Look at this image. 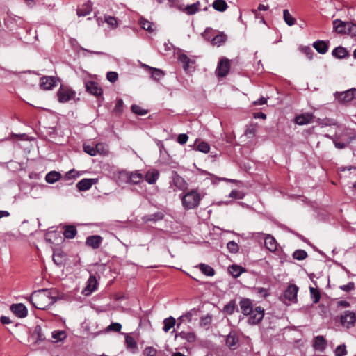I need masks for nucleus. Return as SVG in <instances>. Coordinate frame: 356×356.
Wrapping results in <instances>:
<instances>
[{"label":"nucleus","mask_w":356,"mask_h":356,"mask_svg":"<svg viewBox=\"0 0 356 356\" xmlns=\"http://www.w3.org/2000/svg\"><path fill=\"white\" fill-rule=\"evenodd\" d=\"M56 294L55 289H42L34 291L30 299L35 309L44 310L54 302Z\"/></svg>","instance_id":"nucleus-1"},{"label":"nucleus","mask_w":356,"mask_h":356,"mask_svg":"<svg viewBox=\"0 0 356 356\" xmlns=\"http://www.w3.org/2000/svg\"><path fill=\"white\" fill-rule=\"evenodd\" d=\"M204 195L197 190H191L185 193L181 197L182 205L185 209H193L198 207Z\"/></svg>","instance_id":"nucleus-2"},{"label":"nucleus","mask_w":356,"mask_h":356,"mask_svg":"<svg viewBox=\"0 0 356 356\" xmlns=\"http://www.w3.org/2000/svg\"><path fill=\"white\" fill-rule=\"evenodd\" d=\"M75 96V92L70 88L61 86L57 92L58 100L60 103H65L73 99Z\"/></svg>","instance_id":"nucleus-3"},{"label":"nucleus","mask_w":356,"mask_h":356,"mask_svg":"<svg viewBox=\"0 0 356 356\" xmlns=\"http://www.w3.org/2000/svg\"><path fill=\"white\" fill-rule=\"evenodd\" d=\"M336 99L341 103H348L353 99H356V89L351 88L344 92H337L334 94Z\"/></svg>","instance_id":"nucleus-4"},{"label":"nucleus","mask_w":356,"mask_h":356,"mask_svg":"<svg viewBox=\"0 0 356 356\" xmlns=\"http://www.w3.org/2000/svg\"><path fill=\"white\" fill-rule=\"evenodd\" d=\"M58 80L55 76H44L40 79V86L42 90H51L56 85Z\"/></svg>","instance_id":"nucleus-5"},{"label":"nucleus","mask_w":356,"mask_h":356,"mask_svg":"<svg viewBox=\"0 0 356 356\" xmlns=\"http://www.w3.org/2000/svg\"><path fill=\"white\" fill-rule=\"evenodd\" d=\"M229 60L227 58H222L219 62L216 72L218 76L224 77L229 72Z\"/></svg>","instance_id":"nucleus-6"},{"label":"nucleus","mask_w":356,"mask_h":356,"mask_svg":"<svg viewBox=\"0 0 356 356\" xmlns=\"http://www.w3.org/2000/svg\"><path fill=\"white\" fill-rule=\"evenodd\" d=\"M97 280L94 275H90L86 282V287L83 289L82 293L85 296L90 295L97 287Z\"/></svg>","instance_id":"nucleus-7"},{"label":"nucleus","mask_w":356,"mask_h":356,"mask_svg":"<svg viewBox=\"0 0 356 356\" xmlns=\"http://www.w3.org/2000/svg\"><path fill=\"white\" fill-rule=\"evenodd\" d=\"M298 291V287L296 285L290 284L284 292V298L291 302H296Z\"/></svg>","instance_id":"nucleus-8"},{"label":"nucleus","mask_w":356,"mask_h":356,"mask_svg":"<svg viewBox=\"0 0 356 356\" xmlns=\"http://www.w3.org/2000/svg\"><path fill=\"white\" fill-rule=\"evenodd\" d=\"M86 91L96 97L102 95L103 91L98 83L95 81H88L86 83Z\"/></svg>","instance_id":"nucleus-9"},{"label":"nucleus","mask_w":356,"mask_h":356,"mask_svg":"<svg viewBox=\"0 0 356 356\" xmlns=\"http://www.w3.org/2000/svg\"><path fill=\"white\" fill-rule=\"evenodd\" d=\"M356 321L355 313H346L341 316V323L347 328L353 326Z\"/></svg>","instance_id":"nucleus-10"},{"label":"nucleus","mask_w":356,"mask_h":356,"mask_svg":"<svg viewBox=\"0 0 356 356\" xmlns=\"http://www.w3.org/2000/svg\"><path fill=\"white\" fill-rule=\"evenodd\" d=\"M327 346V341L323 336H317L314 338L313 348L318 351L323 352Z\"/></svg>","instance_id":"nucleus-11"},{"label":"nucleus","mask_w":356,"mask_h":356,"mask_svg":"<svg viewBox=\"0 0 356 356\" xmlns=\"http://www.w3.org/2000/svg\"><path fill=\"white\" fill-rule=\"evenodd\" d=\"M96 179H83L76 184L77 188L81 191H85L97 183Z\"/></svg>","instance_id":"nucleus-12"},{"label":"nucleus","mask_w":356,"mask_h":356,"mask_svg":"<svg viewBox=\"0 0 356 356\" xmlns=\"http://www.w3.org/2000/svg\"><path fill=\"white\" fill-rule=\"evenodd\" d=\"M348 24L349 22H345L340 19H335L333 21L334 29L337 33L346 34Z\"/></svg>","instance_id":"nucleus-13"},{"label":"nucleus","mask_w":356,"mask_h":356,"mask_svg":"<svg viewBox=\"0 0 356 356\" xmlns=\"http://www.w3.org/2000/svg\"><path fill=\"white\" fill-rule=\"evenodd\" d=\"M314 118V115L309 113H305L296 117L295 122L299 125H305L310 123Z\"/></svg>","instance_id":"nucleus-14"},{"label":"nucleus","mask_w":356,"mask_h":356,"mask_svg":"<svg viewBox=\"0 0 356 356\" xmlns=\"http://www.w3.org/2000/svg\"><path fill=\"white\" fill-rule=\"evenodd\" d=\"M102 242V238L99 235H93L88 236L86 238V244L88 246L92 248L93 249H97L99 247Z\"/></svg>","instance_id":"nucleus-15"},{"label":"nucleus","mask_w":356,"mask_h":356,"mask_svg":"<svg viewBox=\"0 0 356 356\" xmlns=\"http://www.w3.org/2000/svg\"><path fill=\"white\" fill-rule=\"evenodd\" d=\"M172 184L179 190H184L186 188V182L185 180L176 172L173 173L172 177Z\"/></svg>","instance_id":"nucleus-16"},{"label":"nucleus","mask_w":356,"mask_h":356,"mask_svg":"<svg viewBox=\"0 0 356 356\" xmlns=\"http://www.w3.org/2000/svg\"><path fill=\"white\" fill-rule=\"evenodd\" d=\"M264 244L266 248L270 252H275L277 248V243L274 237L267 234L264 238Z\"/></svg>","instance_id":"nucleus-17"},{"label":"nucleus","mask_w":356,"mask_h":356,"mask_svg":"<svg viewBox=\"0 0 356 356\" xmlns=\"http://www.w3.org/2000/svg\"><path fill=\"white\" fill-rule=\"evenodd\" d=\"M238 338L235 332H231L227 337L226 345L232 350L237 348Z\"/></svg>","instance_id":"nucleus-18"},{"label":"nucleus","mask_w":356,"mask_h":356,"mask_svg":"<svg viewBox=\"0 0 356 356\" xmlns=\"http://www.w3.org/2000/svg\"><path fill=\"white\" fill-rule=\"evenodd\" d=\"M92 10V3L91 2L88 1L83 4L81 8H79L76 10V13L79 17H84L89 15Z\"/></svg>","instance_id":"nucleus-19"},{"label":"nucleus","mask_w":356,"mask_h":356,"mask_svg":"<svg viewBox=\"0 0 356 356\" xmlns=\"http://www.w3.org/2000/svg\"><path fill=\"white\" fill-rule=\"evenodd\" d=\"M31 338L34 339L36 343L43 341L45 339V337L42 332V327L40 325H36L35 327Z\"/></svg>","instance_id":"nucleus-20"},{"label":"nucleus","mask_w":356,"mask_h":356,"mask_svg":"<svg viewBox=\"0 0 356 356\" xmlns=\"http://www.w3.org/2000/svg\"><path fill=\"white\" fill-rule=\"evenodd\" d=\"M244 315L250 316L248 322L250 325H255L260 322L264 317V313H243Z\"/></svg>","instance_id":"nucleus-21"},{"label":"nucleus","mask_w":356,"mask_h":356,"mask_svg":"<svg viewBox=\"0 0 356 356\" xmlns=\"http://www.w3.org/2000/svg\"><path fill=\"white\" fill-rule=\"evenodd\" d=\"M159 176V171L154 169L147 172L145 179L148 184H153L157 181Z\"/></svg>","instance_id":"nucleus-22"},{"label":"nucleus","mask_w":356,"mask_h":356,"mask_svg":"<svg viewBox=\"0 0 356 356\" xmlns=\"http://www.w3.org/2000/svg\"><path fill=\"white\" fill-rule=\"evenodd\" d=\"M143 179V175L138 170L129 172V183L138 184Z\"/></svg>","instance_id":"nucleus-23"},{"label":"nucleus","mask_w":356,"mask_h":356,"mask_svg":"<svg viewBox=\"0 0 356 356\" xmlns=\"http://www.w3.org/2000/svg\"><path fill=\"white\" fill-rule=\"evenodd\" d=\"M313 47L320 54H324L328 50L327 44L323 40H318L314 43Z\"/></svg>","instance_id":"nucleus-24"},{"label":"nucleus","mask_w":356,"mask_h":356,"mask_svg":"<svg viewBox=\"0 0 356 356\" xmlns=\"http://www.w3.org/2000/svg\"><path fill=\"white\" fill-rule=\"evenodd\" d=\"M61 178V175L56 171H51L47 173L45 177V180L49 184H54Z\"/></svg>","instance_id":"nucleus-25"},{"label":"nucleus","mask_w":356,"mask_h":356,"mask_svg":"<svg viewBox=\"0 0 356 356\" xmlns=\"http://www.w3.org/2000/svg\"><path fill=\"white\" fill-rule=\"evenodd\" d=\"M139 24L144 30L149 33H152L155 30V25L144 18L140 19Z\"/></svg>","instance_id":"nucleus-26"},{"label":"nucleus","mask_w":356,"mask_h":356,"mask_svg":"<svg viewBox=\"0 0 356 356\" xmlns=\"http://www.w3.org/2000/svg\"><path fill=\"white\" fill-rule=\"evenodd\" d=\"M213 8L219 12H224L227 8V4L225 0H215L212 3Z\"/></svg>","instance_id":"nucleus-27"},{"label":"nucleus","mask_w":356,"mask_h":356,"mask_svg":"<svg viewBox=\"0 0 356 356\" xmlns=\"http://www.w3.org/2000/svg\"><path fill=\"white\" fill-rule=\"evenodd\" d=\"M53 261L58 265L61 266L65 261V254L62 251H55L53 254Z\"/></svg>","instance_id":"nucleus-28"},{"label":"nucleus","mask_w":356,"mask_h":356,"mask_svg":"<svg viewBox=\"0 0 356 356\" xmlns=\"http://www.w3.org/2000/svg\"><path fill=\"white\" fill-rule=\"evenodd\" d=\"M76 229L73 225L65 226L63 235L67 238H73L76 234Z\"/></svg>","instance_id":"nucleus-29"},{"label":"nucleus","mask_w":356,"mask_h":356,"mask_svg":"<svg viewBox=\"0 0 356 356\" xmlns=\"http://www.w3.org/2000/svg\"><path fill=\"white\" fill-rule=\"evenodd\" d=\"M163 216H164L161 212H157V213H155L153 214H150V215L144 216L143 218V220L145 222H149V221L156 222V221L163 219Z\"/></svg>","instance_id":"nucleus-30"},{"label":"nucleus","mask_w":356,"mask_h":356,"mask_svg":"<svg viewBox=\"0 0 356 356\" xmlns=\"http://www.w3.org/2000/svg\"><path fill=\"white\" fill-rule=\"evenodd\" d=\"M199 268L201 272L207 276H213L215 274L214 269L205 264H200L199 265Z\"/></svg>","instance_id":"nucleus-31"},{"label":"nucleus","mask_w":356,"mask_h":356,"mask_svg":"<svg viewBox=\"0 0 356 356\" xmlns=\"http://www.w3.org/2000/svg\"><path fill=\"white\" fill-rule=\"evenodd\" d=\"M200 1H197L195 3L187 6L184 8V11L188 15H193L200 10Z\"/></svg>","instance_id":"nucleus-32"},{"label":"nucleus","mask_w":356,"mask_h":356,"mask_svg":"<svg viewBox=\"0 0 356 356\" xmlns=\"http://www.w3.org/2000/svg\"><path fill=\"white\" fill-rule=\"evenodd\" d=\"M332 55L338 58H343L348 55V51L344 47H338L334 49Z\"/></svg>","instance_id":"nucleus-33"},{"label":"nucleus","mask_w":356,"mask_h":356,"mask_svg":"<svg viewBox=\"0 0 356 356\" xmlns=\"http://www.w3.org/2000/svg\"><path fill=\"white\" fill-rule=\"evenodd\" d=\"M226 40H227V35L225 34H224L223 33H221L217 35L216 36H215L212 39L211 43L213 45L220 46L222 44L225 43Z\"/></svg>","instance_id":"nucleus-34"},{"label":"nucleus","mask_w":356,"mask_h":356,"mask_svg":"<svg viewBox=\"0 0 356 356\" xmlns=\"http://www.w3.org/2000/svg\"><path fill=\"white\" fill-rule=\"evenodd\" d=\"M283 18H284L285 23L288 26H291L294 25L296 23L295 18L291 15L289 11L286 9L284 10V11H283Z\"/></svg>","instance_id":"nucleus-35"},{"label":"nucleus","mask_w":356,"mask_h":356,"mask_svg":"<svg viewBox=\"0 0 356 356\" xmlns=\"http://www.w3.org/2000/svg\"><path fill=\"white\" fill-rule=\"evenodd\" d=\"M175 319L172 317H169V318H165L164 321H163V330L167 332H168L170 328H172L175 324Z\"/></svg>","instance_id":"nucleus-36"},{"label":"nucleus","mask_w":356,"mask_h":356,"mask_svg":"<svg viewBox=\"0 0 356 356\" xmlns=\"http://www.w3.org/2000/svg\"><path fill=\"white\" fill-rule=\"evenodd\" d=\"M66 337L67 334L65 331H54L52 332V338L55 340V342L62 341Z\"/></svg>","instance_id":"nucleus-37"},{"label":"nucleus","mask_w":356,"mask_h":356,"mask_svg":"<svg viewBox=\"0 0 356 356\" xmlns=\"http://www.w3.org/2000/svg\"><path fill=\"white\" fill-rule=\"evenodd\" d=\"M148 68L151 71L152 77L155 80L161 79L164 75L163 71L160 69L151 67H148Z\"/></svg>","instance_id":"nucleus-38"},{"label":"nucleus","mask_w":356,"mask_h":356,"mask_svg":"<svg viewBox=\"0 0 356 356\" xmlns=\"http://www.w3.org/2000/svg\"><path fill=\"white\" fill-rule=\"evenodd\" d=\"M229 271L233 277H238L242 273L243 269L241 266L232 265L229 267Z\"/></svg>","instance_id":"nucleus-39"},{"label":"nucleus","mask_w":356,"mask_h":356,"mask_svg":"<svg viewBox=\"0 0 356 356\" xmlns=\"http://www.w3.org/2000/svg\"><path fill=\"white\" fill-rule=\"evenodd\" d=\"M353 138L354 137H348L343 142H339L337 141V138H336V139L334 140V143L337 148L343 149L352 141Z\"/></svg>","instance_id":"nucleus-40"},{"label":"nucleus","mask_w":356,"mask_h":356,"mask_svg":"<svg viewBox=\"0 0 356 356\" xmlns=\"http://www.w3.org/2000/svg\"><path fill=\"white\" fill-rule=\"evenodd\" d=\"M307 257V253L303 250H297L293 254V257L295 259L301 261Z\"/></svg>","instance_id":"nucleus-41"},{"label":"nucleus","mask_w":356,"mask_h":356,"mask_svg":"<svg viewBox=\"0 0 356 356\" xmlns=\"http://www.w3.org/2000/svg\"><path fill=\"white\" fill-rule=\"evenodd\" d=\"M104 21L106 22L111 28L115 29L118 26L117 19L113 16L105 15Z\"/></svg>","instance_id":"nucleus-42"},{"label":"nucleus","mask_w":356,"mask_h":356,"mask_svg":"<svg viewBox=\"0 0 356 356\" xmlns=\"http://www.w3.org/2000/svg\"><path fill=\"white\" fill-rule=\"evenodd\" d=\"M241 309L243 311L250 309L252 312V302L250 299H243L240 302Z\"/></svg>","instance_id":"nucleus-43"},{"label":"nucleus","mask_w":356,"mask_h":356,"mask_svg":"<svg viewBox=\"0 0 356 356\" xmlns=\"http://www.w3.org/2000/svg\"><path fill=\"white\" fill-rule=\"evenodd\" d=\"M179 60L183 63V67L185 70L190 68V63H191L190 58L185 54H181L179 56Z\"/></svg>","instance_id":"nucleus-44"},{"label":"nucleus","mask_w":356,"mask_h":356,"mask_svg":"<svg viewBox=\"0 0 356 356\" xmlns=\"http://www.w3.org/2000/svg\"><path fill=\"white\" fill-rule=\"evenodd\" d=\"M335 356H345L347 355L346 346L345 344L338 346L334 350Z\"/></svg>","instance_id":"nucleus-45"},{"label":"nucleus","mask_w":356,"mask_h":356,"mask_svg":"<svg viewBox=\"0 0 356 356\" xmlns=\"http://www.w3.org/2000/svg\"><path fill=\"white\" fill-rule=\"evenodd\" d=\"M309 291H310L311 298L313 300V302L314 303L318 302L319 301L320 297H321L318 290L314 287H310Z\"/></svg>","instance_id":"nucleus-46"},{"label":"nucleus","mask_w":356,"mask_h":356,"mask_svg":"<svg viewBox=\"0 0 356 356\" xmlns=\"http://www.w3.org/2000/svg\"><path fill=\"white\" fill-rule=\"evenodd\" d=\"M11 312H27V308L22 303L13 304L10 307Z\"/></svg>","instance_id":"nucleus-47"},{"label":"nucleus","mask_w":356,"mask_h":356,"mask_svg":"<svg viewBox=\"0 0 356 356\" xmlns=\"http://www.w3.org/2000/svg\"><path fill=\"white\" fill-rule=\"evenodd\" d=\"M124 102L123 100L119 99L117 100L115 106L113 109V112L115 115H120L123 111Z\"/></svg>","instance_id":"nucleus-48"},{"label":"nucleus","mask_w":356,"mask_h":356,"mask_svg":"<svg viewBox=\"0 0 356 356\" xmlns=\"http://www.w3.org/2000/svg\"><path fill=\"white\" fill-rule=\"evenodd\" d=\"M125 343H126L127 348H129V349H134L137 347V344H136L135 340L131 336H129V335L126 336Z\"/></svg>","instance_id":"nucleus-49"},{"label":"nucleus","mask_w":356,"mask_h":356,"mask_svg":"<svg viewBox=\"0 0 356 356\" xmlns=\"http://www.w3.org/2000/svg\"><path fill=\"white\" fill-rule=\"evenodd\" d=\"M197 149L203 153H208L210 149V146L206 142H201L197 145Z\"/></svg>","instance_id":"nucleus-50"},{"label":"nucleus","mask_w":356,"mask_h":356,"mask_svg":"<svg viewBox=\"0 0 356 356\" xmlns=\"http://www.w3.org/2000/svg\"><path fill=\"white\" fill-rule=\"evenodd\" d=\"M80 175L81 174L78 171L73 169V170L68 171L65 174V179L67 180L74 179H76V177H79Z\"/></svg>","instance_id":"nucleus-51"},{"label":"nucleus","mask_w":356,"mask_h":356,"mask_svg":"<svg viewBox=\"0 0 356 356\" xmlns=\"http://www.w3.org/2000/svg\"><path fill=\"white\" fill-rule=\"evenodd\" d=\"M227 247L231 253H236L239 250L238 244L234 241L228 242Z\"/></svg>","instance_id":"nucleus-52"},{"label":"nucleus","mask_w":356,"mask_h":356,"mask_svg":"<svg viewBox=\"0 0 356 356\" xmlns=\"http://www.w3.org/2000/svg\"><path fill=\"white\" fill-rule=\"evenodd\" d=\"M131 111L135 114L139 115H145L147 113V111L145 109L142 108L138 105H132L131 106Z\"/></svg>","instance_id":"nucleus-53"},{"label":"nucleus","mask_w":356,"mask_h":356,"mask_svg":"<svg viewBox=\"0 0 356 356\" xmlns=\"http://www.w3.org/2000/svg\"><path fill=\"white\" fill-rule=\"evenodd\" d=\"M118 180L125 183H129V172L121 171L119 172Z\"/></svg>","instance_id":"nucleus-54"},{"label":"nucleus","mask_w":356,"mask_h":356,"mask_svg":"<svg viewBox=\"0 0 356 356\" xmlns=\"http://www.w3.org/2000/svg\"><path fill=\"white\" fill-rule=\"evenodd\" d=\"M121 328H122L121 324H120L119 323H113L106 327V332H110V331L120 332Z\"/></svg>","instance_id":"nucleus-55"},{"label":"nucleus","mask_w":356,"mask_h":356,"mask_svg":"<svg viewBox=\"0 0 356 356\" xmlns=\"http://www.w3.org/2000/svg\"><path fill=\"white\" fill-rule=\"evenodd\" d=\"M346 34H348L352 37L356 36V24L349 22L348 24V30Z\"/></svg>","instance_id":"nucleus-56"},{"label":"nucleus","mask_w":356,"mask_h":356,"mask_svg":"<svg viewBox=\"0 0 356 356\" xmlns=\"http://www.w3.org/2000/svg\"><path fill=\"white\" fill-rule=\"evenodd\" d=\"M180 337L183 339H186L189 342H192L195 340V337L193 333L181 332L179 334Z\"/></svg>","instance_id":"nucleus-57"},{"label":"nucleus","mask_w":356,"mask_h":356,"mask_svg":"<svg viewBox=\"0 0 356 356\" xmlns=\"http://www.w3.org/2000/svg\"><path fill=\"white\" fill-rule=\"evenodd\" d=\"M300 49L307 56L309 60L312 59L313 51L309 47H302Z\"/></svg>","instance_id":"nucleus-58"},{"label":"nucleus","mask_w":356,"mask_h":356,"mask_svg":"<svg viewBox=\"0 0 356 356\" xmlns=\"http://www.w3.org/2000/svg\"><path fill=\"white\" fill-rule=\"evenodd\" d=\"M83 150L86 153L88 154L90 156L96 155V150L95 149V147L91 146L90 145H84Z\"/></svg>","instance_id":"nucleus-59"},{"label":"nucleus","mask_w":356,"mask_h":356,"mask_svg":"<svg viewBox=\"0 0 356 356\" xmlns=\"http://www.w3.org/2000/svg\"><path fill=\"white\" fill-rule=\"evenodd\" d=\"M118 74L115 72H109L106 74V79L111 83H114L118 80Z\"/></svg>","instance_id":"nucleus-60"},{"label":"nucleus","mask_w":356,"mask_h":356,"mask_svg":"<svg viewBox=\"0 0 356 356\" xmlns=\"http://www.w3.org/2000/svg\"><path fill=\"white\" fill-rule=\"evenodd\" d=\"M157 350L153 347H147L144 350L145 356H155Z\"/></svg>","instance_id":"nucleus-61"},{"label":"nucleus","mask_w":356,"mask_h":356,"mask_svg":"<svg viewBox=\"0 0 356 356\" xmlns=\"http://www.w3.org/2000/svg\"><path fill=\"white\" fill-rule=\"evenodd\" d=\"M255 134V128L252 126H250L248 127H247L245 131V135L246 136H248V138H252L254 137Z\"/></svg>","instance_id":"nucleus-62"},{"label":"nucleus","mask_w":356,"mask_h":356,"mask_svg":"<svg viewBox=\"0 0 356 356\" xmlns=\"http://www.w3.org/2000/svg\"><path fill=\"white\" fill-rule=\"evenodd\" d=\"M229 197L235 199H242L243 197V194L236 190H233L229 193Z\"/></svg>","instance_id":"nucleus-63"},{"label":"nucleus","mask_w":356,"mask_h":356,"mask_svg":"<svg viewBox=\"0 0 356 356\" xmlns=\"http://www.w3.org/2000/svg\"><path fill=\"white\" fill-rule=\"evenodd\" d=\"M1 323L3 325H8L14 323V320L9 316H2L0 318Z\"/></svg>","instance_id":"nucleus-64"}]
</instances>
